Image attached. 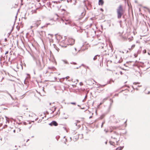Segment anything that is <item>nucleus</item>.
Returning a JSON list of instances; mask_svg holds the SVG:
<instances>
[{"instance_id":"nucleus-1","label":"nucleus","mask_w":150,"mask_h":150,"mask_svg":"<svg viewBox=\"0 0 150 150\" xmlns=\"http://www.w3.org/2000/svg\"><path fill=\"white\" fill-rule=\"evenodd\" d=\"M117 12L118 18H120L124 12V11L123 9V6L122 5H120L117 8Z\"/></svg>"},{"instance_id":"nucleus-2","label":"nucleus","mask_w":150,"mask_h":150,"mask_svg":"<svg viewBox=\"0 0 150 150\" xmlns=\"http://www.w3.org/2000/svg\"><path fill=\"white\" fill-rule=\"evenodd\" d=\"M41 60H42V62L43 63L42 57H41V59H40V58H39L35 61L36 64L40 70H42L45 67V64H43V66L42 65Z\"/></svg>"},{"instance_id":"nucleus-3","label":"nucleus","mask_w":150,"mask_h":150,"mask_svg":"<svg viewBox=\"0 0 150 150\" xmlns=\"http://www.w3.org/2000/svg\"><path fill=\"white\" fill-rule=\"evenodd\" d=\"M68 41L69 42V43L70 42L71 43H69V44H67V45H72L74 43V40L73 39L70 38L68 40Z\"/></svg>"},{"instance_id":"nucleus-4","label":"nucleus","mask_w":150,"mask_h":150,"mask_svg":"<svg viewBox=\"0 0 150 150\" xmlns=\"http://www.w3.org/2000/svg\"><path fill=\"white\" fill-rule=\"evenodd\" d=\"M58 124L57 122L55 121H53L52 122L49 124V125L52 126L53 125L54 126H57L58 125Z\"/></svg>"},{"instance_id":"nucleus-5","label":"nucleus","mask_w":150,"mask_h":150,"mask_svg":"<svg viewBox=\"0 0 150 150\" xmlns=\"http://www.w3.org/2000/svg\"><path fill=\"white\" fill-rule=\"evenodd\" d=\"M64 42L65 41L64 40H63L60 44L59 45L62 47L66 48L67 47V45H62V44L64 43Z\"/></svg>"},{"instance_id":"nucleus-6","label":"nucleus","mask_w":150,"mask_h":150,"mask_svg":"<svg viewBox=\"0 0 150 150\" xmlns=\"http://www.w3.org/2000/svg\"><path fill=\"white\" fill-rule=\"evenodd\" d=\"M98 4L99 5L102 6L104 4V1L103 0H99Z\"/></svg>"},{"instance_id":"nucleus-7","label":"nucleus","mask_w":150,"mask_h":150,"mask_svg":"<svg viewBox=\"0 0 150 150\" xmlns=\"http://www.w3.org/2000/svg\"><path fill=\"white\" fill-rule=\"evenodd\" d=\"M40 21H37L36 23H35L34 24V26H36L37 27H38L39 25L40 24Z\"/></svg>"},{"instance_id":"nucleus-8","label":"nucleus","mask_w":150,"mask_h":150,"mask_svg":"<svg viewBox=\"0 0 150 150\" xmlns=\"http://www.w3.org/2000/svg\"><path fill=\"white\" fill-rule=\"evenodd\" d=\"M83 10L85 11V13H84L83 12H82L81 13V18H82L86 14V11L85 8H83Z\"/></svg>"},{"instance_id":"nucleus-9","label":"nucleus","mask_w":150,"mask_h":150,"mask_svg":"<svg viewBox=\"0 0 150 150\" xmlns=\"http://www.w3.org/2000/svg\"><path fill=\"white\" fill-rule=\"evenodd\" d=\"M100 55H95L94 57L93 58V60H95L97 59H98V57H99V59L100 58Z\"/></svg>"},{"instance_id":"nucleus-10","label":"nucleus","mask_w":150,"mask_h":150,"mask_svg":"<svg viewBox=\"0 0 150 150\" xmlns=\"http://www.w3.org/2000/svg\"><path fill=\"white\" fill-rule=\"evenodd\" d=\"M80 51V50H79L78 52L76 51L73 52H72V54L74 56H76L77 55L78 53Z\"/></svg>"},{"instance_id":"nucleus-11","label":"nucleus","mask_w":150,"mask_h":150,"mask_svg":"<svg viewBox=\"0 0 150 150\" xmlns=\"http://www.w3.org/2000/svg\"><path fill=\"white\" fill-rule=\"evenodd\" d=\"M112 51H113V49H112V47H111V49L110 50H108V53H105V55H109V52H112Z\"/></svg>"},{"instance_id":"nucleus-12","label":"nucleus","mask_w":150,"mask_h":150,"mask_svg":"<svg viewBox=\"0 0 150 150\" xmlns=\"http://www.w3.org/2000/svg\"><path fill=\"white\" fill-rule=\"evenodd\" d=\"M124 147V146H120L116 149V150H122Z\"/></svg>"},{"instance_id":"nucleus-13","label":"nucleus","mask_w":150,"mask_h":150,"mask_svg":"<svg viewBox=\"0 0 150 150\" xmlns=\"http://www.w3.org/2000/svg\"><path fill=\"white\" fill-rule=\"evenodd\" d=\"M52 24H51L50 23H47L45 25L42 26L41 28H42L44 27H47V25H52Z\"/></svg>"},{"instance_id":"nucleus-14","label":"nucleus","mask_w":150,"mask_h":150,"mask_svg":"<svg viewBox=\"0 0 150 150\" xmlns=\"http://www.w3.org/2000/svg\"><path fill=\"white\" fill-rule=\"evenodd\" d=\"M110 100L111 102L110 105V108L112 104V103H113V101L112 99H110Z\"/></svg>"},{"instance_id":"nucleus-15","label":"nucleus","mask_w":150,"mask_h":150,"mask_svg":"<svg viewBox=\"0 0 150 150\" xmlns=\"http://www.w3.org/2000/svg\"><path fill=\"white\" fill-rule=\"evenodd\" d=\"M52 3H55L56 4H58V3H60V2L59 1H52Z\"/></svg>"},{"instance_id":"nucleus-16","label":"nucleus","mask_w":150,"mask_h":150,"mask_svg":"<svg viewBox=\"0 0 150 150\" xmlns=\"http://www.w3.org/2000/svg\"><path fill=\"white\" fill-rule=\"evenodd\" d=\"M62 61L64 62V63L65 64H69V63L67 60H62Z\"/></svg>"},{"instance_id":"nucleus-17","label":"nucleus","mask_w":150,"mask_h":150,"mask_svg":"<svg viewBox=\"0 0 150 150\" xmlns=\"http://www.w3.org/2000/svg\"><path fill=\"white\" fill-rule=\"evenodd\" d=\"M110 144L111 145H113V144L115 143L113 142H112L111 141H110L109 142Z\"/></svg>"},{"instance_id":"nucleus-18","label":"nucleus","mask_w":150,"mask_h":150,"mask_svg":"<svg viewBox=\"0 0 150 150\" xmlns=\"http://www.w3.org/2000/svg\"><path fill=\"white\" fill-rule=\"evenodd\" d=\"M105 123V120L103 121V122H102L101 125V128L103 127V125Z\"/></svg>"},{"instance_id":"nucleus-19","label":"nucleus","mask_w":150,"mask_h":150,"mask_svg":"<svg viewBox=\"0 0 150 150\" xmlns=\"http://www.w3.org/2000/svg\"><path fill=\"white\" fill-rule=\"evenodd\" d=\"M65 20L66 21V22L65 23V24H66V25L68 24L69 23L68 20Z\"/></svg>"},{"instance_id":"nucleus-20","label":"nucleus","mask_w":150,"mask_h":150,"mask_svg":"<svg viewBox=\"0 0 150 150\" xmlns=\"http://www.w3.org/2000/svg\"><path fill=\"white\" fill-rule=\"evenodd\" d=\"M106 85V84H104V85H101V84H99V87H104V86H105V85Z\"/></svg>"},{"instance_id":"nucleus-21","label":"nucleus","mask_w":150,"mask_h":150,"mask_svg":"<svg viewBox=\"0 0 150 150\" xmlns=\"http://www.w3.org/2000/svg\"><path fill=\"white\" fill-rule=\"evenodd\" d=\"M111 81H113V80L112 79H110L109 81H108L107 82L108 83H110Z\"/></svg>"},{"instance_id":"nucleus-22","label":"nucleus","mask_w":150,"mask_h":150,"mask_svg":"<svg viewBox=\"0 0 150 150\" xmlns=\"http://www.w3.org/2000/svg\"><path fill=\"white\" fill-rule=\"evenodd\" d=\"M70 64H74V65H76L77 64V63L75 62H72L70 63Z\"/></svg>"},{"instance_id":"nucleus-23","label":"nucleus","mask_w":150,"mask_h":150,"mask_svg":"<svg viewBox=\"0 0 150 150\" xmlns=\"http://www.w3.org/2000/svg\"><path fill=\"white\" fill-rule=\"evenodd\" d=\"M76 121L77 122H76V123H75V124L76 126H77V123L79 122H80V121H79V120H77Z\"/></svg>"},{"instance_id":"nucleus-24","label":"nucleus","mask_w":150,"mask_h":150,"mask_svg":"<svg viewBox=\"0 0 150 150\" xmlns=\"http://www.w3.org/2000/svg\"><path fill=\"white\" fill-rule=\"evenodd\" d=\"M60 138V137L59 136H57L56 137V138L57 139V141H58V139Z\"/></svg>"},{"instance_id":"nucleus-25","label":"nucleus","mask_w":150,"mask_h":150,"mask_svg":"<svg viewBox=\"0 0 150 150\" xmlns=\"http://www.w3.org/2000/svg\"><path fill=\"white\" fill-rule=\"evenodd\" d=\"M133 39V38L132 37L131 38H129L128 40L129 41H131Z\"/></svg>"},{"instance_id":"nucleus-26","label":"nucleus","mask_w":150,"mask_h":150,"mask_svg":"<svg viewBox=\"0 0 150 150\" xmlns=\"http://www.w3.org/2000/svg\"><path fill=\"white\" fill-rule=\"evenodd\" d=\"M108 98L107 97V98H106L103 99V102H104L105 100H107Z\"/></svg>"},{"instance_id":"nucleus-27","label":"nucleus","mask_w":150,"mask_h":150,"mask_svg":"<svg viewBox=\"0 0 150 150\" xmlns=\"http://www.w3.org/2000/svg\"><path fill=\"white\" fill-rule=\"evenodd\" d=\"M7 127V125H5L3 127V128H5Z\"/></svg>"},{"instance_id":"nucleus-28","label":"nucleus","mask_w":150,"mask_h":150,"mask_svg":"<svg viewBox=\"0 0 150 150\" xmlns=\"http://www.w3.org/2000/svg\"><path fill=\"white\" fill-rule=\"evenodd\" d=\"M135 46V45H132L131 47V49H132L133 48H134V47Z\"/></svg>"},{"instance_id":"nucleus-29","label":"nucleus","mask_w":150,"mask_h":150,"mask_svg":"<svg viewBox=\"0 0 150 150\" xmlns=\"http://www.w3.org/2000/svg\"><path fill=\"white\" fill-rule=\"evenodd\" d=\"M71 104L72 105H76V102H71Z\"/></svg>"},{"instance_id":"nucleus-30","label":"nucleus","mask_w":150,"mask_h":150,"mask_svg":"<svg viewBox=\"0 0 150 150\" xmlns=\"http://www.w3.org/2000/svg\"><path fill=\"white\" fill-rule=\"evenodd\" d=\"M114 133L115 134H116V135H119V134H118V133H117V132H115V131H114Z\"/></svg>"},{"instance_id":"nucleus-31","label":"nucleus","mask_w":150,"mask_h":150,"mask_svg":"<svg viewBox=\"0 0 150 150\" xmlns=\"http://www.w3.org/2000/svg\"><path fill=\"white\" fill-rule=\"evenodd\" d=\"M7 93L8 95H9L10 96L11 98H12V96H11V94H10V93H9L8 91H7Z\"/></svg>"},{"instance_id":"nucleus-32","label":"nucleus","mask_w":150,"mask_h":150,"mask_svg":"<svg viewBox=\"0 0 150 150\" xmlns=\"http://www.w3.org/2000/svg\"><path fill=\"white\" fill-rule=\"evenodd\" d=\"M79 84L80 86H82L83 85V83L82 82H81L79 83Z\"/></svg>"},{"instance_id":"nucleus-33","label":"nucleus","mask_w":150,"mask_h":150,"mask_svg":"<svg viewBox=\"0 0 150 150\" xmlns=\"http://www.w3.org/2000/svg\"><path fill=\"white\" fill-rule=\"evenodd\" d=\"M23 124H24V125H26L27 124V123H26V122H23Z\"/></svg>"},{"instance_id":"nucleus-34","label":"nucleus","mask_w":150,"mask_h":150,"mask_svg":"<svg viewBox=\"0 0 150 150\" xmlns=\"http://www.w3.org/2000/svg\"><path fill=\"white\" fill-rule=\"evenodd\" d=\"M69 76H67L65 78H64V79H69Z\"/></svg>"},{"instance_id":"nucleus-35","label":"nucleus","mask_w":150,"mask_h":150,"mask_svg":"<svg viewBox=\"0 0 150 150\" xmlns=\"http://www.w3.org/2000/svg\"><path fill=\"white\" fill-rule=\"evenodd\" d=\"M32 114V115H30V114L29 115H28V116H29V117H32V116H32V115H33V114Z\"/></svg>"},{"instance_id":"nucleus-36","label":"nucleus","mask_w":150,"mask_h":150,"mask_svg":"<svg viewBox=\"0 0 150 150\" xmlns=\"http://www.w3.org/2000/svg\"><path fill=\"white\" fill-rule=\"evenodd\" d=\"M103 102H101L99 104V105H98L99 106H100V105H101L103 103Z\"/></svg>"},{"instance_id":"nucleus-37","label":"nucleus","mask_w":150,"mask_h":150,"mask_svg":"<svg viewBox=\"0 0 150 150\" xmlns=\"http://www.w3.org/2000/svg\"><path fill=\"white\" fill-rule=\"evenodd\" d=\"M139 83H138V82H137V83L134 82V83H133L134 84H135V85L138 84H139Z\"/></svg>"},{"instance_id":"nucleus-38","label":"nucleus","mask_w":150,"mask_h":150,"mask_svg":"<svg viewBox=\"0 0 150 150\" xmlns=\"http://www.w3.org/2000/svg\"><path fill=\"white\" fill-rule=\"evenodd\" d=\"M134 57H137V54H134Z\"/></svg>"},{"instance_id":"nucleus-39","label":"nucleus","mask_w":150,"mask_h":150,"mask_svg":"<svg viewBox=\"0 0 150 150\" xmlns=\"http://www.w3.org/2000/svg\"><path fill=\"white\" fill-rule=\"evenodd\" d=\"M8 51H6V52L5 53V54L6 55V54H8Z\"/></svg>"},{"instance_id":"nucleus-40","label":"nucleus","mask_w":150,"mask_h":150,"mask_svg":"<svg viewBox=\"0 0 150 150\" xmlns=\"http://www.w3.org/2000/svg\"><path fill=\"white\" fill-rule=\"evenodd\" d=\"M122 23V21H119V23H120V26H121V23Z\"/></svg>"},{"instance_id":"nucleus-41","label":"nucleus","mask_w":150,"mask_h":150,"mask_svg":"<svg viewBox=\"0 0 150 150\" xmlns=\"http://www.w3.org/2000/svg\"><path fill=\"white\" fill-rule=\"evenodd\" d=\"M7 39L6 38H5V39H4V41L5 42H7Z\"/></svg>"},{"instance_id":"nucleus-42","label":"nucleus","mask_w":150,"mask_h":150,"mask_svg":"<svg viewBox=\"0 0 150 150\" xmlns=\"http://www.w3.org/2000/svg\"><path fill=\"white\" fill-rule=\"evenodd\" d=\"M100 10L102 11H103V9L102 8H100Z\"/></svg>"},{"instance_id":"nucleus-43","label":"nucleus","mask_w":150,"mask_h":150,"mask_svg":"<svg viewBox=\"0 0 150 150\" xmlns=\"http://www.w3.org/2000/svg\"><path fill=\"white\" fill-rule=\"evenodd\" d=\"M104 131H105L106 133H107L108 132V130H106L105 129L104 130Z\"/></svg>"},{"instance_id":"nucleus-44","label":"nucleus","mask_w":150,"mask_h":150,"mask_svg":"<svg viewBox=\"0 0 150 150\" xmlns=\"http://www.w3.org/2000/svg\"><path fill=\"white\" fill-rule=\"evenodd\" d=\"M16 147H17V146L16 145H15V147L14 148L15 149H17L16 148Z\"/></svg>"},{"instance_id":"nucleus-45","label":"nucleus","mask_w":150,"mask_h":150,"mask_svg":"<svg viewBox=\"0 0 150 150\" xmlns=\"http://www.w3.org/2000/svg\"><path fill=\"white\" fill-rule=\"evenodd\" d=\"M132 62V61H129V62H127L126 63H131Z\"/></svg>"},{"instance_id":"nucleus-46","label":"nucleus","mask_w":150,"mask_h":150,"mask_svg":"<svg viewBox=\"0 0 150 150\" xmlns=\"http://www.w3.org/2000/svg\"><path fill=\"white\" fill-rule=\"evenodd\" d=\"M61 21L63 22H64V20L63 18L61 19Z\"/></svg>"},{"instance_id":"nucleus-47","label":"nucleus","mask_w":150,"mask_h":150,"mask_svg":"<svg viewBox=\"0 0 150 150\" xmlns=\"http://www.w3.org/2000/svg\"><path fill=\"white\" fill-rule=\"evenodd\" d=\"M120 73L121 75H122L123 74L122 72V71H120Z\"/></svg>"},{"instance_id":"nucleus-48","label":"nucleus","mask_w":150,"mask_h":150,"mask_svg":"<svg viewBox=\"0 0 150 150\" xmlns=\"http://www.w3.org/2000/svg\"><path fill=\"white\" fill-rule=\"evenodd\" d=\"M132 65L133 67H134L136 66V65L135 64V63H134Z\"/></svg>"},{"instance_id":"nucleus-49","label":"nucleus","mask_w":150,"mask_h":150,"mask_svg":"<svg viewBox=\"0 0 150 150\" xmlns=\"http://www.w3.org/2000/svg\"><path fill=\"white\" fill-rule=\"evenodd\" d=\"M56 108H57L56 107H55L54 108V110H53V111H54V112L56 110Z\"/></svg>"},{"instance_id":"nucleus-50","label":"nucleus","mask_w":150,"mask_h":150,"mask_svg":"<svg viewBox=\"0 0 150 150\" xmlns=\"http://www.w3.org/2000/svg\"><path fill=\"white\" fill-rule=\"evenodd\" d=\"M81 66H83V67H85V65H84V64H82L81 65Z\"/></svg>"},{"instance_id":"nucleus-51","label":"nucleus","mask_w":150,"mask_h":150,"mask_svg":"<svg viewBox=\"0 0 150 150\" xmlns=\"http://www.w3.org/2000/svg\"><path fill=\"white\" fill-rule=\"evenodd\" d=\"M111 138H112L113 139H116V138H115V137H114V138H113L112 137H111Z\"/></svg>"},{"instance_id":"nucleus-52","label":"nucleus","mask_w":150,"mask_h":150,"mask_svg":"<svg viewBox=\"0 0 150 150\" xmlns=\"http://www.w3.org/2000/svg\"><path fill=\"white\" fill-rule=\"evenodd\" d=\"M62 10L63 11H66L65 10V9H62Z\"/></svg>"},{"instance_id":"nucleus-53","label":"nucleus","mask_w":150,"mask_h":150,"mask_svg":"<svg viewBox=\"0 0 150 150\" xmlns=\"http://www.w3.org/2000/svg\"><path fill=\"white\" fill-rule=\"evenodd\" d=\"M80 108L81 109H85V108L84 107L83 108Z\"/></svg>"},{"instance_id":"nucleus-54","label":"nucleus","mask_w":150,"mask_h":150,"mask_svg":"<svg viewBox=\"0 0 150 150\" xmlns=\"http://www.w3.org/2000/svg\"><path fill=\"white\" fill-rule=\"evenodd\" d=\"M53 45H54V48H55V47H56V45H55V44H53Z\"/></svg>"},{"instance_id":"nucleus-55","label":"nucleus","mask_w":150,"mask_h":150,"mask_svg":"<svg viewBox=\"0 0 150 150\" xmlns=\"http://www.w3.org/2000/svg\"><path fill=\"white\" fill-rule=\"evenodd\" d=\"M105 144H107V141H106V142H105Z\"/></svg>"},{"instance_id":"nucleus-56","label":"nucleus","mask_w":150,"mask_h":150,"mask_svg":"<svg viewBox=\"0 0 150 150\" xmlns=\"http://www.w3.org/2000/svg\"><path fill=\"white\" fill-rule=\"evenodd\" d=\"M74 49H75V51H76V49L75 47V48H74Z\"/></svg>"},{"instance_id":"nucleus-57","label":"nucleus","mask_w":150,"mask_h":150,"mask_svg":"<svg viewBox=\"0 0 150 150\" xmlns=\"http://www.w3.org/2000/svg\"><path fill=\"white\" fill-rule=\"evenodd\" d=\"M49 35H51V36L52 37V36H53V35H52V34H49Z\"/></svg>"},{"instance_id":"nucleus-58","label":"nucleus","mask_w":150,"mask_h":150,"mask_svg":"<svg viewBox=\"0 0 150 150\" xmlns=\"http://www.w3.org/2000/svg\"><path fill=\"white\" fill-rule=\"evenodd\" d=\"M150 93V91H149L148 93H147V94H149Z\"/></svg>"},{"instance_id":"nucleus-59","label":"nucleus","mask_w":150,"mask_h":150,"mask_svg":"<svg viewBox=\"0 0 150 150\" xmlns=\"http://www.w3.org/2000/svg\"><path fill=\"white\" fill-rule=\"evenodd\" d=\"M126 21V19H125L124 20V21L125 22Z\"/></svg>"},{"instance_id":"nucleus-60","label":"nucleus","mask_w":150,"mask_h":150,"mask_svg":"<svg viewBox=\"0 0 150 150\" xmlns=\"http://www.w3.org/2000/svg\"><path fill=\"white\" fill-rule=\"evenodd\" d=\"M54 112V111H52V112H51V114L53 113Z\"/></svg>"},{"instance_id":"nucleus-61","label":"nucleus","mask_w":150,"mask_h":150,"mask_svg":"<svg viewBox=\"0 0 150 150\" xmlns=\"http://www.w3.org/2000/svg\"><path fill=\"white\" fill-rule=\"evenodd\" d=\"M25 95V94H23V95H22V96H23V97H22L23 98L24 97V96Z\"/></svg>"},{"instance_id":"nucleus-62","label":"nucleus","mask_w":150,"mask_h":150,"mask_svg":"<svg viewBox=\"0 0 150 150\" xmlns=\"http://www.w3.org/2000/svg\"><path fill=\"white\" fill-rule=\"evenodd\" d=\"M80 127V125H79L78 126V128H79Z\"/></svg>"},{"instance_id":"nucleus-63","label":"nucleus","mask_w":150,"mask_h":150,"mask_svg":"<svg viewBox=\"0 0 150 150\" xmlns=\"http://www.w3.org/2000/svg\"><path fill=\"white\" fill-rule=\"evenodd\" d=\"M92 117V116H90L89 117V118L90 119V118H91Z\"/></svg>"},{"instance_id":"nucleus-64","label":"nucleus","mask_w":150,"mask_h":150,"mask_svg":"<svg viewBox=\"0 0 150 150\" xmlns=\"http://www.w3.org/2000/svg\"><path fill=\"white\" fill-rule=\"evenodd\" d=\"M85 1H85V0L83 1V3H84V4H85Z\"/></svg>"}]
</instances>
